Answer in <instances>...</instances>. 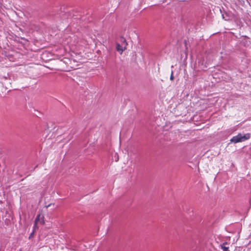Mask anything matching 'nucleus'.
<instances>
[{
  "mask_svg": "<svg viewBox=\"0 0 251 251\" xmlns=\"http://www.w3.org/2000/svg\"><path fill=\"white\" fill-rule=\"evenodd\" d=\"M125 49V48L124 49L119 44L117 43L116 44V50L120 54L123 53Z\"/></svg>",
  "mask_w": 251,
  "mask_h": 251,
  "instance_id": "nucleus-3",
  "label": "nucleus"
},
{
  "mask_svg": "<svg viewBox=\"0 0 251 251\" xmlns=\"http://www.w3.org/2000/svg\"><path fill=\"white\" fill-rule=\"evenodd\" d=\"M123 40H124V42H126V39L125 38H123Z\"/></svg>",
  "mask_w": 251,
  "mask_h": 251,
  "instance_id": "nucleus-7",
  "label": "nucleus"
},
{
  "mask_svg": "<svg viewBox=\"0 0 251 251\" xmlns=\"http://www.w3.org/2000/svg\"><path fill=\"white\" fill-rule=\"evenodd\" d=\"M32 234H33V233H32L31 234L30 236H32Z\"/></svg>",
  "mask_w": 251,
  "mask_h": 251,
  "instance_id": "nucleus-8",
  "label": "nucleus"
},
{
  "mask_svg": "<svg viewBox=\"0 0 251 251\" xmlns=\"http://www.w3.org/2000/svg\"><path fill=\"white\" fill-rule=\"evenodd\" d=\"M226 244V243H224L223 245H221V249L223 250V251H229V250H228V247L225 246V244Z\"/></svg>",
  "mask_w": 251,
  "mask_h": 251,
  "instance_id": "nucleus-4",
  "label": "nucleus"
},
{
  "mask_svg": "<svg viewBox=\"0 0 251 251\" xmlns=\"http://www.w3.org/2000/svg\"><path fill=\"white\" fill-rule=\"evenodd\" d=\"M44 223V216L41 214H38L35 220L34 228H35L37 227L38 224L39 223L41 225H43Z\"/></svg>",
  "mask_w": 251,
  "mask_h": 251,
  "instance_id": "nucleus-2",
  "label": "nucleus"
},
{
  "mask_svg": "<svg viewBox=\"0 0 251 251\" xmlns=\"http://www.w3.org/2000/svg\"><path fill=\"white\" fill-rule=\"evenodd\" d=\"M170 79L173 80L174 79V76H173V71H172V74H171V76H170Z\"/></svg>",
  "mask_w": 251,
  "mask_h": 251,
  "instance_id": "nucleus-5",
  "label": "nucleus"
},
{
  "mask_svg": "<svg viewBox=\"0 0 251 251\" xmlns=\"http://www.w3.org/2000/svg\"><path fill=\"white\" fill-rule=\"evenodd\" d=\"M250 138V133H246L244 135H242L241 133H239L237 135L233 136L230 139V142L234 143L242 142L249 139Z\"/></svg>",
  "mask_w": 251,
  "mask_h": 251,
  "instance_id": "nucleus-1",
  "label": "nucleus"
},
{
  "mask_svg": "<svg viewBox=\"0 0 251 251\" xmlns=\"http://www.w3.org/2000/svg\"><path fill=\"white\" fill-rule=\"evenodd\" d=\"M185 45L186 49L187 50V44H186V41H185Z\"/></svg>",
  "mask_w": 251,
  "mask_h": 251,
  "instance_id": "nucleus-6",
  "label": "nucleus"
}]
</instances>
